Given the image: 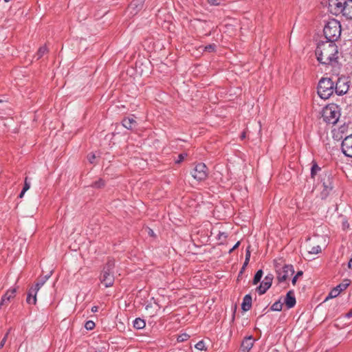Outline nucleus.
Here are the masks:
<instances>
[{
	"label": "nucleus",
	"instance_id": "f03ea898",
	"mask_svg": "<svg viewBox=\"0 0 352 352\" xmlns=\"http://www.w3.org/2000/svg\"><path fill=\"white\" fill-rule=\"evenodd\" d=\"M323 32L327 38L326 41L335 43L341 35V25L340 21L335 19L329 20L324 27Z\"/></svg>",
	"mask_w": 352,
	"mask_h": 352
},
{
	"label": "nucleus",
	"instance_id": "37998d69",
	"mask_svg": "<svg viewBox=\"0 0 352 352\" xmlns=\"http://www.w3.org/2000/svg\"><path fill=\"white\" fill-rule=\"evenodd\" d=\"M240 244V242L238 241L234 246L233 248L230 250V252H232V250H234V249L237 248L239 247Z\"/></svg>",
	"mask_w": 352,
	"mask_h": 352
},
{
	"label": "nucleus",
	"instance_id": "f8f14e48",
	"mask_svg": "<svg viewBox=\"0 0 352 352\" xmlns=\"http://www.w3.org/2000/svg\"><path fill=\"white\" fill-rule=\"evenodd\" d=\"M349 280H345L343 283H340V285H337L336 287H334L329 294L328 296L326 298V300L329 298H333L338 296L340 293L342 291H344L347 288V287L349 285Z\"/></svg>",
	"mask_w": 352,
	"mask_h": 352
},
{
	"label": "nucleus",
	"instance_id": "0eeeda50",
	"mask_svg": "<svg viewBox=\"0 0 352 352\" xmlns=\"http://www.w3.org/2000/svg\"><path fill=\"white\" fill-rule=\"evenodd\" d=\"M294 273V267L292 265H285L277 270V279L279 283L285 282Z\"/></svg>",
	"mask_w": 352,
	"mask_h": 352
},
{
	"label": "nucleus",
	"instance_id": "b1692460",
	"mask_svg": "<svg viewBox=\"0 0 352 352\" xmlns=\"http://www.w3.org/2000/svg\"><path fill=\"white\" fill-rule=\"evenodd\" d=\"M308 254H317L321 252V248L320 245H315L313 247H306Z\"/></svg>",
	"mask_w": 352,
	"mask_h": 352
},
{
	"label": "nucleus",
	"instance_id": "4c0bfd02",
	"mask_svg": "<svg viewBox=\"0 0 352 352\" xmlns=\"http://www.w3.org/2000/svg\"><path fill=\"white\" fill-rule=\"evenodd\" d=\"M302 275V271H299L297 272V274L293 277L292 278V284L294 285L297 281V279L299 276H301Z\"/></svg>",
	"mask_w": 352,
	"mask_h": 352
},
{
	"label": "nucleus",
	"instance_id": "2eb2a0df",
	"mask_svg": "<svg viewBox=\"0 0 352 352\" xmlns=\"http://www.w3.org/2000/svg\"><path fill=\"white\" fill-rule=\"evenodd\" d=\"M340 14L346 19L352 20V0H346Z\"/></svg>",
	"mask_w": 352,
	"mask_h": 352
},
{
	"label": "nucleus",
	"instance_id": "c9c22d12",
	"mask_svg": "<svg viewBox=\"0 0 352 352\" xmlns=\"http://www.w3.org/2000/svg\"><path fill=\"white\" fill-rule=\"evenodd\" d=\"M216 45L214 44H210L205 47V50L209 52H214L215 50Z\"/></svg>",
	"mask_w": 352,
	"mask_h": 352
},
{
	"label": "nucleus",
	"instance_id": "bb28decb",
	"mask_svg": "<svg viewBox=\"0 0 352 352\" xmlns=\"http://www.w3.org/2000/svg\"><path fill=\"white\" fill-rule=\"evenodd\" d=\"M320 170V168L318 166L316 163H314L311 168V177H314L317 173Z\"/></svg>",
	"mask_w": 352,
	"mask_h": 352
},
{
	"label": "nucleus",
	"instance_id": "a18cd8bd",
	"mask_svg": "<svg viewBox=\"0 0 352 352\" xmlns=\"http://www.w3.org/2000/svg\"><path fill=\"white\" fill-rule=\"evenodd\" d=\"M348 267H349V268L352 269V258L349 260V261L348 263Z\"/></svg>",
	"mask_w": 352,
	"mask_h": 352
},
{
	"label": "nucleus",
	"instance_id": "dca6fc26",
	"mask_svg": "<svg viewBox=\"0 0 352 352\" xmlns=\"http://www.w3.org/2000/svg\"><path fill=\"white\" fill-rule=\"evenodd\" d=\"M284 302L288 309H291L295 306L296 300L294 291L290 290L287 293Z\"/></svg>",
	"mask_w": 352,
	"mask_h": 352
},
{
	"label": "nucleus",
	"instance_id": "20e7f679",
	"mask_svg": "<svg viewBox=\"0 0 352 352\" xmlns=\"http://www.w3.org/2000/svg\"><path fill=\"white\" fill-rule=\"evenodd\" d=\"M318 94L322 99H328L334 92V82L330 78H322L318 85Z\"/></svg>",
	"mask_w": 352,
	"mask_h": 352
},
{
	"label": "nucleus",
	"instance_id": "58836bf2",
	"mask_svg": "<svg viewBox=\"0 0 352 352\" xmlns=\"http://www.w3.org/2000/svg\"><path fill=\"white\" fill-rule=\"evenodd\" d=\"M96 155L94 153H89L87 155V160L91 164H94L95 159H96Z\"/></svg>",
	"mask_w": 352,
	"mask_h": 352
},
{
	"label": "nucleus",
	"instance_id": "ea45409f",
	"mask_svg": "<svg viewBox=\"0 0 352 352\" xmlns=\"http://www.w3.org/2000/svg\"><path fill=\"white\" fill-rule=\"evenodd\" d=\"M208 1L211 5L218 6L223 1V0H208Z\"/></svg>",
	"mask_w": 352,
	"mask_h": 352
},
{
	"label": "nucleus",
	"instance_id": "de8ad7c7",
	"mask_svg": "<svg viewBox=\"0 0 352 352\" xmlns=\"http://www.w3.org/2000/svg\"><path fill=\"white\" fill-rule=\"evenodd\" d=\"M149 234L151 235H153V231L152 230H149Z\"/></svg>",
	"mask_w": 352,
	"mask_h": 352
},
{
	"label": "nucleus",
	"instance_id": "49530a36",
	"mask_svg": "<svg viewBox=\"0 0 352 352\" xmlns=\"http://www.w3.org/2000/svg\"><path fill=\"white\" fill-rule=\"evenodd\" d=\"M25 193V192H23V190H21V193L19 194V198H22L24 195V194Z\"/></svg>",
	"mask_w": 352,
	"mask_h": 352
},
{
	"label": "nucleus",
	"instance_id": "9b49d317",
	"mask_svg": "<svg viewBox=\"0 0 352 352\" xmlns=\"http://www.w3.org/2000/svg\"><path fill=\"white\" fill-rule=\"evenodd\" d=\"M323 190L321 192L322 198H325L333 189V179L330 175H326L322 179Z\"/></svg>",
	"mask_w": 352,
	"mask_h": 352
},
{
	"label": "nucleus",
	"instance_id": "aec40b11",
	"mask_svg": "<svg viewBox=\"0 0 352 352\" xmlns=\"http://www.w3.org/2000/svg\"><path fill=\"white\" fill-rule=\"evenodd\" d=\"M252 307V296L250 294H247L243 297V302L241 304V309L244 311H247Z\"/></svg>",
	"mask_w": 352,
	"mask_h": 352
},
{
	"label": "nucleus",
	"instance_id": "1a4fd4ad",
	"mask_svg": "<svg viewBox=\"0 0 352 352\" xmlns=\"http://www.w3.org/2000/svg\"><path fill=\"white\" fill-rule=\"evenodd\" d=\"M346 0H328L329 10L335 15L341 13L342 8L344 6Z\"/></svg>",
	"mask_w": 352,
	"mask_h": 352
},
{
	"label": "nucleus",
	"instance_id": "a878e982",
	"mask_svg": "<svg viewBox=\"0 0 352 352\" xmlns=\"http://www.w3.org/2000/svg\"><path fill=\"white\" fill-rule=\"evenodd\" d=\"M282 308L283 303L280 302V300H278L272 304V305L270 307V309L274 311H280L282 310Z\"/></svg>",
	"mask_w": 352,
	"mask_h": 352
},
{
	"label": "nucleus",
	"instance_id": "4468645a",
	"mask_svg": "<svg viewBox=\"0 0 352 352\" xmlns=\"http://www.w3.org/2000/svg\"><path fill=\"white\" fill-rule=\"evenodd\" d=\"M16 292V288H11L2 296L0 302V309L2 306L8 305L11 299L14 298Z\"/></svg>",
	"mask_w": 352,
	"mask_h": 352
},
{
	"label": "nucleus",
	"instance_id": "393cba45",
	"mask_svg": "<svg viewBox=\"0 0 352 352\" xmlns=\"http://www.w3.org/2000/svg\"><path fill=\"white\" fill-rule=\"evenodd\" d=\"M263 270H258L254 276V278L252 280V284L253 285L258 284L261 281V280L263 277Z\"/></svg>",
	"mask_w": 352,
	"mask_h": 352
},
{
	"label": "nucleus",
	"instance_id": "a211bd4d",
	"mask_svg": "<svg viewBox=\"0 0 352 352\" xmlns=\"http://www.w3.org/2000/svg\"><path fill=\"white\" fill-rule=\"evenodd\" d=\"M254 345V340L252 336L245 338L241 346L243 352H249Z\"/></svg>",
	"mask_w": 352,
	"mask_h": 352
},
{
	"label": "nucleus",
	"instance_id": "4be33fe9",
	"mask_svg": "<svg viewBox=\"0 0 352 352\" xmlns=\"http://www.w3.org/2000/svg\"><path fill=\"white\" fill-rule=\"evenodd\" d=\"M271 286L265 281H262L259 286L256 288L257 292L260 294H264Z\"/></svg>",
	"mask_w": 352,
	"mask_h": 352
},
{
	"label": "nucleus",
	"instance_id": "c85d7f7f",
	"mask_svg": "<svg viewBox=\"0 0 352 352\" xmlns=\"http://www.w3.org/2000/svg\"><path fill=\"white\" fill-rule=\"evenodd\" d=\"M274 279V276L272 274H268L266 275L263 280V281L266 282L267 284H269L270 286H272V281Z\"/></svg>",
	"mask_w": 352,
	"mask_h": 352
},
{
	"label": "nucleus",
	"instance_id": "473e14b6",
	"mask_svg": "<svg viewBox=\"0 0 352 352\" xmlns=\"http://www.w3.org/2000/svg\"><path fill=\"white\" fill-rule=\"evenodd\" d=\"M250 252L249 249H248L246 251V254H245V260L243 263L242 270L245 269V267L247 266V265L248 264V262L250 261Z\"/></svg>",
	"mask_w": 352,
	"mask_h": 352
},
{
	"label": "nucleus",
	"instance_id": "7ed1b4c3",
	"mask_svg": "<svg viewBox=\"0 0 352 352\" xmlns=\"http://www.w3.org/2000/svg\"><path fill=\"white\" fill-rule=\"evenodd\" d=\"M340 108L338 105L332 103L327 105L322 110L323 120L331 124H335L340 117Z\"/></svg>",
	"mask_w": 352,
	"mask_h": 352
},
{
	"label": "nucleus",
	"instance_id": "412c9836",
	"mask_svg": "<svg viewBox=\"0 0 352 352\" xmlns=\"http://www.w3.org/2000/svg\"><path fill=\"white\" fill-rule=\"evenodd\" d=\"M52 274V272H50L48 274L45 275L43 277H41L38 282L35 284L34 287H32V288L35 289L36 290L38 291L40 288L45 284V283L47 281V280L50 277Z\"/></svg>",
	"mask_w": 352,
	"mask_h": 352
},
{
	"label": "nucleus",
	"instance_id": "8fccbe9b",
	"mask_svg": "<svg viewBox=\"0 0 352 352\" xmlns=\"http://www.w3.org/2000/svg\"><path fill=\"white\" fill-rule=\"evenodd\" d=\"M6 2H8L10 1V0H4Z\"/></svg>",
	"mask_w": 352,
	"mask_h": 352
},
{
	"label": "nucleus",
	"instance_id": "6ab92c4d",
	"mask_svg": "<svg viewBox=\"0 0 352 352\" xmlns=\"http://www.w3.org/2000/svg\"><path fill=\"white\" fill-rule=\"evenodd\" d=\"M38 291L31 287L28 293L26 302L30 305H35L36 302V294Z\"/></svg>",
	"mask_w": 352,
	"mask_h": 352
},
{
	"label": "nucleus",
	"instance_id": "f257e3e1",
	"mask_svg": "<svg viewBox=\"0 0 352 352\" xmlns=\"http://www.w3.org/2000/svg\"><path fill=\"white\" fill-rule=\"evenodd\" d=\"M318 61L325 65L336 66L341 56V52L334 42L322 41L315 51Z\"/></svg>",
	"mask_w": 352,
	"mask_h": 352
},
{
	"label": "nucleus",
	"instance_id": "ddd939ff",
	"mask_svg": "<svg viewBox=\"0 0 352 352\" xmlns=\"http://www.w3.org/2000/svg\"><path fill=\"white\" fill-rule=\"evenodd\" d=\"M144 0H133L128 7V12L131 15L137 14L144 6Z\"/></svg>",
	"mask_w": 352,
	"mask_h": 352
},
{
	"label": "nucleus",
	"instance_id": "79ce46f5",
	"mask_svg": "<svg viewBox=\"0 0 352 352\" xmlns=\"http://www.w3.org/2000/svg\"><path fill=\"white\" fill-rule=\"evenodd\" d=\"M346 317L348 318L352 317V309L346 314Z\"/></svg>",
	"mask_w": 352,
	"mask_h": 352
},
{
	"label": "nucleus",
	"instance_id": "2f4dec72",
	"mask_svg": "<svg viewBox=\"0 0 352 352\" xmlns=\"http://www.w3.org/2000/svg\"><path fill=\"white\" fill-rule=\"evenodd\" d=\"M190 338V336L187 333H182L177 337V341L179 342H184Z\"/></svg>",
	"mask_w": 352,
	"mask_h": 352
},
{
	"label": "nucleus",
	"instance_id": "a19ab883",
	"mask_svg": "<svg viewBox=\"0 0 352 352\" xmlns=\"http://www.w3.org/2000/svg\"><path fill=\"white\" fill-rule=\"evenodd\" d=\"M8 333H9V332H8V333L5 335V336L3 337V338L2 339V340L1 341V342H0V349H1V348H3V346H4L5 343H6V340H7V338H8Z\"/></svg>",
	"mask_w": 352,
	"mask_h": 352
},
{
	"label": "nucleus",
	"instance_id": "09e8293b",
	"mask_svg": "<svg viewBox=\"0 0 352 352\" xmlns=\"http://www.w3.org/2000/svg\"><path fill=\"white\" fill-rule=\"evenodd\" d=\"M245 136V133H243L241 136L242 138H244Z\"/></svg>",
	"mask_w": 352,
	"mask_h": 352
},
{
	"label": "nucleus",
	"instance_id": "e433bc0d",
	"mask_svg": "<svg viewBox=\"0 0 352 352\" xmlns=\"http://www.w3.org/2000/svg\"><path fill=\"white\" fill-rule=\"evenodd\" d=\"M186 156H187V155L186 153H181V154H179V156H178L177 160H175V163L179 164L180 162H182L185 159V157Z\"/></svg>",
	"mask_w": 352,
	"mask_h": 352
},
{
	"label": "nucleus",
	"instance_id": "7c9ffc66",
	"mask_svg": "<svg viewBox=\"0 0 352 352\" xmlns=\"http://www.w3.org/2000/svg\"><path fill=\"white\" fill-rule=\"evenodd\" d=\"M95 327V323L92 320H88L85 324V328L87 330H92Z\"/></svg>",
	"mask_w": 352,
	"mask_h": 352
},
{
	"label": "nucleus",
	"instance_id": "3c124183",
	"mask_svg": "<svg viewBox=\"0 0 352 352\" xmlns=\"http://www.w3.org/2000/svg\"><path fill=\"white\" fill-rule=\"evenodd\" d=\"M95 352H102V351H95Z\"/></svg>",
	"mask_w": 352,
	"mask_h": 352
},
{
	"label": "nucleus",
	"instance_id": "39448f33",
	"mask_svg": "<svg viewBox=\"0 0 352 352\" xmlns=\"http://www.w3.org/2000/svg\"><path fill=\"white\" fill-rule=\"evenodd\" d=\"M114 262L109 261L103 269L102 273L100 276V281L105 287H109L113 285L114 282V275L113 270L114 268Z\"/></svg>",
	"mask_w": 352,
	"mask_h": 352
},
{
	"label": "nucleus",
	"instance_id": "6e6552de",
	"mask_svg": "<svg viewBox=\"0 0 352 352\" xmlns=\"http://www.w3.org/2000/svg\"><path fill=\"white\" fill-rule=\"evenodd\" d=\"M192 176L197 181H203L208 176V168L204 163H199L195 167Z\"/></svg>",
	"mask_w": 352,
	"mask_h": 352
},
{
	"label": "nucleus",
	"instance_id": "c03bdc74",
	"mask_svg": "<svg viewBox=\"0 0 352 352\" xmlns=\"http://www.w3.org/2000/svg\"><path fill=\"white\" fill-rule=\"evenodd\" d=\"M98 310V307L97 306H94L91 307V311L92 312H96Z\"/></svg>",
	"mask_w": 352,
	"mask_h": 352
},
{
	"label": "nucleus",
	"instance_id": "c756f323",
	"mask_svg": "<svg viewBox=\"0 0 352 352\" xmlns=\"http://www.w3.org/2000/svg\"><path fill=\"white\" fill-rule=\"evenodd\" d=\"M104 186V182L103 179H99L98 181L95 182L93 184H92V186L94 187V188H102Z\"/></svg>",
	"mask_w": 352,
	"mask_h": 352
},
{
	"label": "nucleus",
	"instance_id": "cd10ccee",
	"mask_svg": "<svg viewBox=\"0 0 352 352\" xmlns=\"http://www.w3.org/2000/svg\"><path fill=\"white\" fill-rule=\"evenodd\" d=\"M47 52V47L45 46L41 47L36 54L37 59L41 58Z\"/></svg>",
	"mask_w": 352,
	"mask_h": 352
},
{
	"label": "nucleus",
	"instance_id": "5701e85b",
	"mask_svg": "<svg viewBox=\"0 0 352 352\" xmlns=\"http://www.w3.org/2000/svg\"><path fill=\"white\" fill-rule=\"evenodd\" d=\"M145 326L146 322L144 320L140 318H135V320L133 321V327L137 329H142L145 327Z\"/></svg>",
	"mask_w": 352,
	"mask_h": 352
},
{
	"label": "nucleus",
	"instance_id": "f704fd0d",
	"mask_svg": "<svg viewBox=\"0 0 352 352\" xmlns=\"http://www.w3.org/2000/svg\"><path fill=\"white\" fill-rule=\"evenodd\" d=\"M30 188V182L28 181V177H25L24 181V186L23 188V192H26Z\"/></svg>",
	"mask_w": 352,
	"mask_h": 352
},
{
	"label": "nucleus",
	"instance_id": "f3484780",
	"mask_svg": "<svg viewBox=\"0 0 352 352\" xmlns=\"http://www.w3.org/2000/svg\"><path fill=\"white\" fill-rule=\"evenodd\" d=\"M122 125L127 129L133 130L137 126V122L135 120L134 116H131L123 119Z\"/></svg>",
	"mask_w": 352,
	"mask_h": 352
},
{
	"label": "nucleus",
	"instance_id": "603ef678",
	"mask_svg": "<svg viewBox=\"0 0 352 352\" xmlns=\"http://www.w3.org/2000/svg\"><path fill=\"white\" fill-rule=\"evenodd\" d=\"M326 352H328V351H326Z\"/></svg>",
	"mask_w": 352,
	"mask_h": 352
},
{
	"label": "nucleus",
	"instance_id": "72a5a7b5",
	"mask_svg": "<svg viewBox=\"0 0 352 352\" xmlns=\"http://www.w3.org/2000/svg\"><path fill=\"white\" fill-rule=\"evenodd\" d=\"M195 348L198 350H200V351H202L205 348V343L204 341L201 340V341H199L196 344H195Z\"/></svg>",
	"mask_w": 352,
	"mask_h": 352
},
{
	"label": "nucleus",
	"instance_id": "9d476101",
	"mask_svg": "<svg viewBox=\"0 0 352 352\" xmlns=\"http://www.w3.org/2000/svg\"><path fill=\"white\" fill-rule=\"evenodd\" d=\"M341 149L345 156L352 158V134L342 140Z\"/></svg>",
	"mask_w": 352,
	"mask_h": 352
},
{
	"label": "nucleus",
	"instance_id": "423d86ee",
	"mask_svg": "<svg viewBox=\"0 0 352 352\" xmlns=\"http://www.w3.org/2000/svg\"><path fill=\"white\" fill-rule=\"evenodd\" d=\"M349 89V80L344 76L338 78L336 85L334 84V91L338 96L344 95Z\"/></svg>",
	"mask_w": 352,
	"mask_h": 352
}]
</instances>
